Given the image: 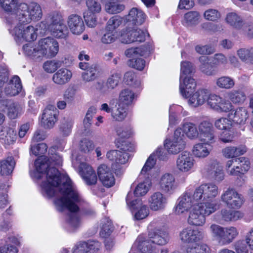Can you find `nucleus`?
Here are the masks:
<instances>
[{
    "mask_svg": "<svg viewBox=\"0 0 253 253\" xmlns=\"http://www.w3.org/2000/svg\"><path fill=\"white\" fill-rule=\"evenodd\" d=\"M163 153L164 152L162 148H158L155 153L151 154L147 159L141 171V175L147 173L149 174V172H150L151 169L156 164V157L160 160H164L165 157L163 155Z\"/></svg>",
    "mask_w": 253,
    "mask_h": 253,
    "instance_id": "a878e982",
    "label": "nucleus"
},
{
    "mask_svg": "<svg viewBox=\"0 0 253 253\" xmlns=\"http://www.w3.org/2000/svg\"><path fill=\"white\" fill-rule=\"evenodd\" d=\"M120 79V75L118 74L111 76L107 80L106 86L102 87V91L106 93L107 90H112L115 88L118 85Z\"/></svg>",
    "mask_w": 253,
    "mask_h": 253,
    "instance_id": "5fc2aeb1",
    "label": "nucleus"
},
{
    "mask_svg": "<svg viewBox=\"0 0 253 253\" xmlns=\"http://www.w3.org/2000/svg\"><path fill=\"white\" fill-rule=\"evenodd\" d=\"M23 50L25 54L34 59H39L42 57V53L39 50V47L29 42L23 46Z\"/></svg>",
    "mask_w": 253,
    "mask_h": 253,
    "instance_id": "72a5a7b5",
    "label": "nucleus"
},
{
    "mask_svg": "<svg viewBox=\"0 0 253 253\" xmlns=\"http://www.w3.org/2000/svg\"><path fill=\"white\" fill-rule=\"evenodd\" d=\"M47 149V146L45 143H41L37 145L31 146V151L35 156L41 155L44 154Z\"/></svg>",
    "mask_w": 253,
    "mask_h": 253,
    "instance_id": "774afa93",
    "label": "nucleus"
},
{
    "mask_svg": "<svg viewBox=\"0 0 253 253\" xmlns=\"http://www.w3.org/2000/svg\"><path fill=\"white\" fill-rule=\"evenodd\" d=\"M122 22L121 17L118 15L114 16L107 22L105 29L108 31L115 32V29L121 24Z\"/></svg>",
    "mask_w": 253,
    "mask_h": 253,
    "instance_id": "13d9d810",
    "label": "nucleus"
},
{
    "mask_svg": "<svg viewBox=\"0 0 253 253\" xmlns=\"http://www.w3.org/2000/svg\"><path fill=\"white\" fill-rule=\"evenodd\" d=\"M80 69L84 70L82 74L83 80L85 82L94 81L97 78V69L95 64L90 65L87 62H80L79 64Z\"/></svg>",
    "mask_w": 253,
    "mask_h": 253,
    "instance_id": "aec40b11",
    "label": "nucleus"
},
{
    "mask_svg": "<svg viewBox=\"0 0 253 253\" xmlns=\"http://www.w3.org/2000/svg\"><path fill=\"white\" fill-rule=\"evenodd\" d=\"M187 253H210V248L206 244H196L186 249Z\"/></svg>",
    "mask_w": 253,
    "mask_h": 253,
    "instance_id": "680f3d73",
    "label": "nucleus"
},
{
    "mask_svg": "<svg viewBox=\"0 0 253 253\" xmlns=\"http://www.w3.org/2000/svg\"><path fill=\"white\" fill-rule=\"evenodd\" d=\"M152 241L149 237L144 235H140L133 244V247L136 248L141 253H152L153 246Z\"/></svg>",
    "mask_w": 253,
    "mask_h": 253,
    "instance_id": "b1692460",
    "label": "nucleus"
},
{
    "mask_svg": "<svg viewBox=\"0 0 253 253\" xmlns=\"http://www.w3.org/2000/svg\"><path fill=\"white\" fill-rule=\"evenodd\" d=\"M210 144L203 142L195 145L192 150L193 155L199 158L206 157L209 155L211 150Z\"/></svg>",
    "mask_w": 253,
    "mask_h": 253,
    "instance_id": "f704fd0d",
    "label": "nucleus"
},
{
    "mask_svg": "<svg viewBox=\"0 0 253 253\" xmlns=\"http://www.w3.org/2000/svg\"><path fill=\"white\" fill-rule=\"evenodd\" d=\"M15 162L14 158L8 157L6 159L0 161V173L3 175L10 174L15 167Z\"/></svg>",
    "mask_w": 253,
    "mask_h": 253,
    "instance_id": "e433bc0d",
    "label": "nucleus"
},
{
    "mask_svg": "<svg viewBox=\"0 0 253 253\" xmlns=\"http://www.w3.org/2000/svg\"><path fill=\"white\" fill-rule=\"evenodd\" d=\"M84 18L87 26L90 28H94L97 24L96 15L91 12H85L84 13Z\"/></svg>",
    "mask_w": 253,
    "mask_h": 253,
    "instance_id": "338daca9",
    "label": "nucleus"
},
{
    "mask_svg": "<svg viewBox=\"0 0 253 253\" xmlns=\"http://www.w3.org/2000/svg\"><path fill=\"white\" fill-rule=\"evenodd\" d=\"M46 21L48 30H54L55 29V26L64 23L62 16L55 12L49 14L46 17Z\"/></svg>",
    "mask_w": 253,
    "mask_h": 253,
    "instance_id": "ea45409f",
    "label": "nucleus"
},
{
    "mask_svg": "<svg viewBox=\"0 0 253 253\" xmlns=\"http://www.w3.org/2000/svg\"><path fill=\"white\" fill-rule=\"evenodd\" d=\"M134 98V92L129 89L122 90L119 94V103L126 106L131 105Z\"/></svg>",
    "mask_w": 253,
    "mask_h": 253,
    "instance_id": "58836bf2",
    "label": "nucleus"
},
{
    "mask_svg": "<svg viewBox=\"0 0 253 253\" xmlns=\"http://www.w3.org/2000/svg\"><path fill=\"white\" fill-rule=\"evenodd\" d=\"M127 65L130 67L141 71L145 67V61L142 58H132L128 61Z\"/></svg>",
    "mask_w": 253,
    "mask_h": 253,
    "instance_id": "69168bd1",
    "label": "nucleus"
},
{
    "mask_svg": "<svg viewBox=\"0 0 253 253\" xmlns=\"http://www.w3.org/2000/svg\"><path fill=\"white\" fill-rule=\"evenodd\" d=\"M194 159L190 153L184 151L177 157L176 167L182 172H187L190 170L194 165Z\"/></svg>",
    "mask_w": 253,
    "mask_h": 253,
    "instance_id": "dca6fc26",
    "label": "nucleus"
},
{
    "mask_svg": "<svg viewBox=\"0 0 253 253\" xmlns=\"http://www.w3.org/2000/svg\"><path fill=\"white\" fill-rule=\"evenodd\" d=\"M183 131L191 139L198 137L199 132L196 126L192 123H184L182 126Z\"/></svg>",
    "mask_w": 253,
    "mask_h": 253,
    "instance_id": "a18cd8bd",
    "label": "nucleus"
},
{
    "mask_svg": "<svg viewBox=\"0 0 253 253\" xmlns=\"http://www.w3.org/2000/svg\"><path fill=\"white\" fill-rule=\"evenodd\" d=\"M146 34L144 31L140 29L126 27L121 31L120 41L125 44L142 42L145 41Z\"/></svg>",
    "mask_w": 253,
    "mask_h": 253,
    "instance_id": "0eeeda50",
    "label": "nucleus"
},
{
    "mask_svg": "<svg viewBox=\"0 0 253 253\" xmlns=\"http://www.w3.org/2000/svg\"><path fill=\"white\" fill-rule=\"evenodd\" d=\"M73 122L70 118H64L59 125V131L63 136H68L72 131Z\"/></svg>",
    "mask_w": 253,
    "mask_h": 253,
    "instance_id": "c03bdc74",
    "label": "nucleus"
},
{
    "mask_svg": "<svg viewBox=\"0 0 253 253\" xmlns=\"http://www.w3.org/2000/svg\"><path fill=\"white\" fill-rule=\"evenodd\" d=\"M97 173L100 180L107 187H111L115 184V180L114 175L106 165H101L98 168Z\"/></svg>",
    "mask_w": 253,
    "mask_h": 253,
    "instance_id": "2eb2a0df",
    "label": "nucleus"
},
{
    "mask_svg": "<svg viewBox=\"0 0 253 253\" xmlns=\"http://www.w3.org/2000/svg\"><path fill=\"white\" fill-rule=\"evenodd\" d=\"M216 84L220 88L230 89L235 85V82L230 77L223 76L216 80Z\"/></svg>",
    "mask_w": 253,
    "mask_h": 253,
    "instance_id": "8fccbe9b",
    "label": "nucleus"
},
{
    "mask_svg": "<svg viewBox=\"0 0 253 253\" xmlns=\"http://www.w3.org/2000/svg\"><path fill=\"white\" fill-rule=\"evenodd\" d=\"M247 150L245 145H241L237 147L228 146L222 150L223 156L227 159L236 158L239 156L244 155Z\"/></svg>",
    "mask_w": 253,
    "mask_h": 253,
    "instance_id": "c756f323",
    "label": "nucleus"
},
{
    "mask_svg": "<svg viewBox=\"0 0 253 253\" xmlns=\"http://www.w3.org/2000/svg\"><path fill=\"white\" fill-rule=\"evenodd\" d=\"M8 116L11 119H14L18 117L21 112V107L15 102H9L7 104Z\"/></svg>",
    "mask_w": 253,
    "mask_h": 253,
    "instance_id": "6e6d98bb",
    "label": "nucleus"
},
{
    "mask_svg": "<svg viewBox=\"0 0 253 253\" xmlns=\"http://www.w3.org/2000/svg\"><path fill=\"white\" fill-rule=\"evenodd\" d=\"M210 90L200 88L189 97L188 103L193 107H197L204 104L209 97Z\"/></svg>",
    "mask_w": 253,
    "mask_h": 253,
    "instance_id": "a211bd4d",
    "label": "nucleus"
},
{
    "mask_svg": "<svg viewBox=\"0 0 253 253\" xmlns=\"http://www.w3.org/2000/svg\"><path fill=\"white\" fill-rule=\"evenodd\" d=\"M132 194L128 193L126 197V202L132 213H134V218L141 220L146 218L149 214V210L146 205H143L140 199H136L131 201Z\"/></svg>",
    "mask_w": 253,
    "mask_h": 253,
    "instance_id": "6e6552de",
    "label": "nucleus"
},
{
    "mask_svg": "<svg viewBox=\"0 0 253 253\" xmlns=\"http://www.w3.org/2000/svg\"><path fill=\"white\" fill-rule=\"evenodd\" d=\"M117 39L116 32L110 31L105 29V33L103 34L101 41L104 44H110L114 42Z\"/></svg>",
    "mask_w": 253,
    "mask_h": 253,
    "instance_id": "0e129e2a",
    "label": "nucleus"
},
{
    "mask_svg": "<svg viewBox=\"0 0 253 253\" xmlns=\"http://www.w3.org/2000/svg\"><path fill=\"white\" fill-rule=\"evenodd\" d=\"M200 14L196 11H190L184 16V24L187 26H192L197 24L200 18Z\"/></svg>",
    "mask_w": 253,
    "mask_h": 253,
    "instance_id": "49530a36",
    "label": "nucleus"
},
{
    "mask_svg": "<svg viewBox=\"0 0 253 253\" xmlns=\"http://www.w3.org/2000/svg\"><path fill=\"white\" fill-rule=\"evenodd\" d=\"M220 214L222 219L225 221H236L241 216V213L239 211L226 209L221 210Z\"/></svg>",
    "mask_w": 253,
    "mask_h": 253,
    "instance_id": "de8ad7c7",
    "label": "nucleus"
},
{
    "mask_svg": "<svg viewBox=\"0 0 253 253\" xmlns=\"http://www.w3.org/2000/svg\"><path fill=\"white\" fill-rule=\"evenodd\" d=\"M201 63L200 66L201 71L207 75L211 76L214 74V71L212 69V65L209 63V59L206 56H202L199 58Z\"/></svg>",
    "mask_w": 253,
    "mask_h": 253,
    "instance_id": "603ef678",
    "label": "nucleus"
},
{
    "mask_svg": "<svg viewBox=\"0 0 253 253\" xmlns=\"http://www.w3.org/2000/svg\"><path fill=\"white\" fill-rule=\"evenodd\" d=\"M149 174L150 172H149V174L147 173L142 175H141L140 173V176H142L144 175V177L146 178V180L140 182L136 187L134 191V194L136 196H142L145 195L148 192L151 183L149 179Z\"/></svg>",
    "mask_w": 253,
    "mask_h": 253,
    "instance_id": "c9c22d12",
    "label": "nucleus"
},
{
    "mask_svg": "<svg viewBox=\"0 0 253 253\" xmlns=\"http://www.w3.org/2000/svg\"><path fill=\"white\" fill-rule=\"evenodd\" d=\"M57 121V110L53 105H48L42 114L41 124L45 129L52 128Z\"/></svg>",
    "mask_w": 253,
    "mask_h": 253,
    "instance_id": "f8f14e48",
    "label": "nucleus"
},
{
    "mask_svg": "<svg viewBox=\"0 0 253 253\" xmlns=\"http://www.w3.org/2000/svg\"><path fill=\"white\" fill-rule=\"evenodd\" d=\"M221 200L231 208L238 209L243 203V197L232 188H228L221 196Z\"/></svg>",
    "mask_w": 253,
    "mask_h": 253,
    "instance_id": "1a4fd4ad",
    "label": "nucleus"
},
{
    "mask_svg": "<svg viewBox=\"0 0 253 253\" xmlns=\"http://www.w3.org/2000/svg\"><path fill=\"white\" fill-rule=\"evenodd\" d=\"M18 5L17 0H0V5L5 12H12Z\"/></svg>",
    "mask_w": 253,
    "mask_h": 253,
    "instance_id": "bf43d9fd",
    "label": "nucleus"
},
{
    "mask_svg": "<svg viewBox=\"0 0 253 253\" xmlns=\"http://www.w3.org/2000/svg\"><path fill=\"white\" fill-rule=\"evenodd\" d=\"M208 176L217 182H220L224 178V172L222 167L216 160L210 161L207 168Z\"/></svg>",
    "mask_w": 253,
    "mask_h": 253,
    "instance_id": "4468645a",
    "label": "nucleus"
},
{
    "mask_svg": "<svg viewBox=\"0 0 253 253\" xmlns=\"http://www.w3.org/2000/svg\"><path fill=\"white\" fill-rule=\"evenodd\" d=\"M23 24H17L13 29H9L10 33L14 37L16 42H18L22 39L28 42L35 40L37 37L35 28L31 25L25 27Z\"/></svg>",
    "mask_w": 253,
    "mask_h": 253,
    "instance_id": "423d86ee",
    "label": "nucleus"
},
{
    "mask_svg": "<svg viewBox=\"0 0 253 253\" xmlns=\"http://www.w3.org/2000/svg\"><path fill=\"white\" fill-rule=\"evenodd\" d=\"M196 87V83L192 78H183L180 80L179 90L182 96L189 98L193 93Z\"/></svg>",
    "mask_w": 253,
    "mask_h": 253,
    "instance_id": "4be33fe9",
    "label": "nucleus"
},
{
    "mask_svg": "<svg viewBox=\"0 0 253 253\" xmlns=\"http://www.w3.org/2000/svg\"><path fill=\"white\" fill-rule=\"evenodd\" d=\"M125 106L119 103L117 107L116 105V108L113 109L111 115L115 121L122 122L126 118L127 113Z\"/></svg>",
    "mask_w": 253,
    "mask_h": 253,
    "instance_id": "79ce46f5",
    "label": "nucleus"
},
{
    "mask_svg": "<svg viewBox=\"0 0 253 253\" xmlns=\"http://www.w3.org/2000/svg\"><path fill=\"white\" fill-rule=\"evenodd\" d=\"M159 184L161 189L166 193L174 190L176 187L175 178L173 175L170 173H165L163 175Z\"/></svg>",
    "mask_w": 253,
    "mask_h": 253,
    "instance_id": "cd10ccee",
    "label": "nucleus"
},
{
    "mask_svg": "<svg viewBox=\"0 0 253 253\" xmlns=\"http://www.w3.org/2000/svg\"><path fill=\"white\" fill-rule=\"evenodd\" d=\"M148 236L153 243L158 245H165L169 240L168 233L166 231L160 229L156 228L150 231Z\"/></svg>",
    "mask_w": 253,
    "mask_h": 253,
    "instance_id": "5701e85b",
    "label": "nucleus"
},
{
    "mask_svg": "<svg viewBox=\"0 0 253 253\" xmlns=\"http://www.w3.org/2000/svg\"><path fill=\"white\" fill-rule=\"evenodd\" d=\"M146 19V15L140 9L133 7L131 9L127 17V20L136 25L142 24Z\"/></svg>",
    "mask_w": 253,
    "mask_h": 253,
    "instance_id": "7c9ffc66",
    "label": "nucleus"
},
{
    "mask_svg": "<svg viewBox=\"0 0 253 253\" xmlns=\"http://www.w3.org/2000/svg\"><path fill=\"white\" fill-rule=\"evenodd\" d=\"M124 82L129 85L138 86L140 82L136 80V76L132 71H128L125 73L124 77Z\"/></svg>",
    "mask_w": 253,
    "mask_h": 253,
    "instance_id": "e2e57ef3",
    "label": "nucleus"
},
{
    "mask_svg": "<svg viewBox=\"0 0 253 253\" xmlns=\"http://www.w3.org/2000/svg\"><path fill=\"white\" fill-rule=\"evenodd\" d=\"M226 20L231 26L237 29H241L245 23L242 17L235 12L227 14Z\"/></svg>",
    "mask_w": 253,
    "mask_h": 253,
    "instance_id": "4c0bfd02",
    "label": "nucleus"
},
{
    "mask_svg": "<svg viewBox=\"0 0 253 253\" xmlns=\"http://www.w3.org/2000/svg\"><path fill=\"white\" fill-rule=\"evenodd\" d=\"M218 210L215 202L207 203L205 205L198 204L190 211L187 219L190 225L202 226L206 221L205 216L209 215Z\"/></svg>",
    "mask_w": 253,
    "mask_h": 253,
    "instance_id": "7ed1b4c3",
    "label": "nucleus"
},
{
    "mask_svg": "<svg viewBox=\"0 0 253 253\" xmlns=\"http://www.w3.org/2000/svg\"><path fill=\"white\" fill-rule=\"evenodd\" d=\"M181 242L185 244L192 243L202 240L204 237L203 233L197 229L187 227L183 228L179 233Z\"/></svg>",
    "mask_w": 253,
    "mask_h": 253,
    "instance_id": "9b49d317",
    "label": "nucleus"
},
{
    "mask_svg": "<svg viewBox=\"0 0 253 253\" xmlns=\"http://www.w3.org/2000/svg\"><path fill=\"white\" fill-rule=\"evenodd\" d=\"M80 173L87 185H95L97 177L92 167L86 163H81L80 166Z\"/></svg>",
    "mask_w": 253,
    "mask_h": 253,
    "instance_id": "f3484780",
    "label": "nucleus"
},
{
    "mask_svg": "<svg viewBox=\"0 0 253 253\" xmlns=\"http://www.w3.org/2000/svg\"><path fill=\"white\" fill-rule=\"evenodd\" d=\"M22 88L20 79L18 76H14L5 86L4 92L7 96H14L18 94Z\"/></svg>",
    "mask_w": 253,
    "mask_h": 253,
    "instance_id": "393cba45",
    "label": "nucleus"
},
{
    "mask_svg": "<svg viewBox=\"0 0 253 253\" xmlns=\"http://www.w3.org/2000/svg\"><path fill=\"white\" fill-rule=\"evenodd\" d=\"M229 116L235 123L244 125L249 118V114L246 108L238 107L230 112Z\"/></svg>",
    "mask_w": 253,
    "mask_h": 253,
    "instance_id": "bb28decb",
    "label": "nucleus"
},
{
    "mask_svg": "<svg viewBox=\"0 0 253 253\" xmlns=\"http://www.w3.org/2000/svg\"><path fill=\"white\" fill-rule=\"evenodd\" d=\"M227 96L230 101L234 104H242L247 99L246 93L240 89L230 91L228 92Z\"/></svg>",
    "mask_w": 253,
    "mask_h": 253,
    "instance_id": "473e14b6",
    "label": "nucleus"
},
{
    "mask_svg": "<svg viewBox=\"0 0 253 253\" xmlns=\"http://www.w3.org/2000/svg\"><path fill=\"white\" fill-rule=\"evenodd\" d=\"M72 76V73L70 70L61 68L53 75L52 80L56 84H64L70 80Z\"/></svg>",
    "mask_w": 253,
    "mask_h": 253,
    "instance_id": "2f4dec72",
    "label": "nucleus"
},
{
    "mask_svg": "<svg viewBox=\"0 0 253 253\" xmlns=\"http://www.w3.org/2000/svg\"><path fill=\"white\" fill-rule=\"evenodd\" d=\"M55 149L50 148L49 157L42 156L35 162L36 170L39 173L46 172V181L42 184V189L49 197L55 195V188L58 187L63 196L57 199L54 203L58 211H62L67 209L70 212L68 223L74 228L80 224L78 211L79 206L83 200L77 189L72 185L71 180L66 175L61 174L55 166H61L62 160L61 157L54 153Z\"/></svg>",
    "mask_w": 253,
    "mask_h": 253,
    "instance_id": "f257e3e1",
    "label": "nucleus"
},
{
    "mask_svg": "<svg viewBox=\"0 0 253 253\" xmlns=\"http://www.w3.org/2000/svg\"><path fill=\"white\" fill-rule=\"evenodd\" d=\"M178 204L175 208V212L177 214H181L187 211L192 207L196 206L195 202L199 201L194 198V193L193 194L186 193L178 199Z\"/></svg>",
    "mask_w": 253,
    "mask_h": 253,
    "instance_id": "ddd939ff",
    "label": "nucleus"
},
{
    "mask_svg": "<svg viewBox=\"0 0 253 253\" xmlns=\"http://www.w3.org/2000/svg\"><path fill=\"white\" fill-rule=\"evenodd\" d=\"M8 15L5 16L6 23L9 29H13L17 24H28L31 21H39L42 16L41 6L36 2L29 3H21L18 4L16 10L12 12H7Z\"/></svg>",
    "mask_w": 253,
    "mask_h": 253,
    "instance_id": "f03ea898",
    "label": "nucleus"
},
{
    "mask_svg": "<svg viewBox=\"0 0 253 253\" xmlns=\"http://www.w3.org/2000/svg\"><path fill=\"white\" fill-rule=\"evenodd\" d=\"M239 58L245 62H251L253 64V48H242L237 51Z\"/></svg>",
    "mask_w": 253,
    "mask_h": 253,
    "instance_id": "864d4df0",
    "label": "nucleus"
},
{
    "mask_svg": "<svg viewBox=\"0 0 253 253\" xmlns=\"http://www.w3.org/2000/svg\"><path fill=\"white\" fill-rule=\"evenodd\" d=\"M100 235L102 238L109 237L114 230V227L111 220L105 218L101 221Z\"/></svg>",
    "mask_w": 253,
    "mask_h": 253,
    "instance_id": "a19ab883",
    "label": "nucleus"
},
{
    "mask_svg": "<svg viewBox=\"0 0 253 253\" xmlns=\"http://www.w3.org/2000/svg\"><path fill=\"white\" fill-rule=\"evenodd\" d=\"M165 146L167 148L169 153L176 154L184 148L185 144L183 141L173 140L170 144L166 143Z\"/></svg>",
    "mask_w": 253,
    "mask_h": 253,
    "instance_id": "4d7b16f0",
    "label": "nucleus"
},
{
    "mask_svg": "<svg viewBox=\"0 0 253 253\" xmlns=\"http://www.w3.org/2000/svg\"><path fill=\"white\" fill-rule=\"evenodd\" d=\"M54 39L50 37L42 39L39 42V51L42 53V57L47 54V50Z\"/></svg>",
    "mask_w": 253,
    "mask_h": 253,
    "instance_id": "052dcab7",
    "label": "nucleus"
},
{
    "mask_svg": "<svg viewBox=\"0 0 253 253\" xmlns=\"http://www.w3.org/2000/svg\"><path fill=\"white\" fill-rule=\"evenodd\" d=\"M55 27H55V29L54 30H48L50 31L51 34L53 36L57 38L61 39H64L67 37L69 33V31L67 27L64 23L58 24Z\"/></svg>",
    "mask_w": 253,
    "mask_h": 253,
    "instance_id": "09e8293b",
    "label": "nucleus"
},
{
    "mask_svg": "<svg viewBox=\"0 0 253 253\" xmlns=\"http://www.w3.org/2000/svg\"><path fill=\"white\" fill-rule=\"evenodd\" d=\"M101 1L105 4L106 11L110 14L119 13L125 8L124 5L117 4V1L107 0H101Z\"/></svg>",
    "mask_w": 253,
    "mask_h": 253,
    "instance_id": "37998d69",
    "label": "nucleus"
},
{
    "mask_svg": "<svg viewBox=\"0 0 253 253\" xmlns=\"http://www.w3.org/2000/svg\"><path fill=\"white\" fill-rule=\"evenodd\" d=\"M68 25L71 32L74 34L80 35L85 29L82 17L77 14H72L68 17Z\"/></svg>",
    "mask_w": 253,
    "mask_h": 253,
    "instance_id": "412c9836",
    "label": "nucleus"
},
{
    "mask_svg": "<svg viewBox=\"0 0 253 253\" xmlns=\"http://www.w3.org/2000/svg\"><path fill=\"white\" fill-rule=\"evenodd\" d=\"M150 208L154 211L164 210L167 203V197L160 192L153 193L149 200Z\"/></svg>",
    "mask_w": 253,
    "mask_h": 253,
    "instance_id": "6ab92c4d",
    "label": "nucleus"
},
{
    "mask_svg": "<svg viewBox=\"0 0 253 253\" xmlns=\"http://www.w3.org/2000/svg\"><path fill=\"white\" fill-rule=\"evenodd\" d=\"M195 69L193 65L188 61H183L181 63L180 75L179 80L182 81L183 78H191L190 76L194 72Z\"/></svg>",
    "mask_w": 253,
    "mask_h": 253,
    "instance_id": "3c124183",
    "label": "nucleus"
},
{
    "mask_svg": "<svg viewBox=\"0 0 253 253\" xmlns=\"http://www.w3.org/2000/svg\"><path fill=\"white\" fill-rule=\"evenodd\" d=\"M218 194V188L215 184L209 183L201 185L197 188L194 192V198L199 200L201 204L205 205L207 203L215 202L219 209L220 204L214 200Z\"/></svg>",
    "mask_w": 253,
    "mask_h": 253,
    "instance_id": "39448f33",
    "label": "nucleus"
},
{
    "mask_svg": "<svg viewBox=\"0 0 253 253\" xmlns=\"http://www.w3.org/2000/svg\"><path fill=\"white\" fill-rule=\"evenodd\" d=\"M199 136L201 141L211 144L215 142L214 128L211 123L208 121H203L198 126Z\"/></svg>",
    "mask_w": 253,
    "mask_h": 253,
    "instance_id": "9d476101",
    "label": "nucleus"
},
{
    "mask_svg": "<svg viewBox=\"0 0 253 253\" xmlns=\"http://www.w3.org/2000/svg\"><path fill=\"white\" fill-rule=\"evenodd\" d=\"M210 229L212 237L220 245L223 246L231 243L239 234L237 229L233 226L224 227L218 224H212Z\"/></svg>",
    "mask_w": 253,
    "mask_h": 253,
    "instance_id": "20e7f679",
    "label": "nucleus"
},
{
    "mask_svg": "<svg viewBox=\"0 0 253 253\" xmlns=\"http://www.w3.org/2000/svg\"><path fill=\"white\" fill-rule=\"evenodd\" d=\"M106 157L109 160L117 164L122 165L128 162L130 155L127 152L118 150H113L108 152Z\"/></svg>",
    "mask_w": 253,
    "mask_h": 253,
    "instance_id": "c85d7f7f",
    "label": "nucleus"
}]
</instances>
